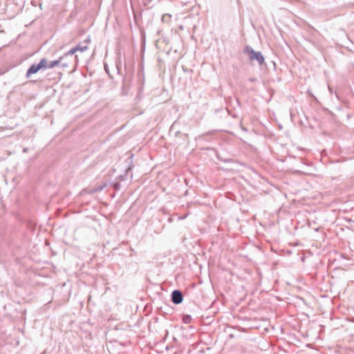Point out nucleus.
I'll list each match as a JSON object with an SVG mask.
<instances>
[{"instance_id":"nucleus-1","label":"nucleus","mask_w":354,"mask_h":354,"mask_svg":"<svg viewBox=\"0 0 354 354\" xmlns=\"http://www.w3.org/2000/svg\"><path fill=\"white\" fill-rule=\"evenodd\" d=\"M244 52L248 54L251 61L256 60L259 64H262L264 62V58L260 52H255L251 48L247 46Z\"/></svg>"},{"instance_id":"nucleus-2","label":"nucleus","mask_w":354,"mask_h":354,"mask_svg":"<svg viewBox=\"0 0 354 354\" xmlns=\"http://www.w3.org/2000/svg\"><path fill=\"white\" fill-rule=\"evenodd\" d=\"M172 301L178 304L183 301V294L180 290H176L172 292Z\"/></svg>"},{"instance_id":"nucleus-3","label":"nucleus","mask_w":354,"mask_h":354,"mask_svg":"<svg viewBox=\"0 0 354 354\" xmlns=\"http://www.w3.org/2000/svg\"><path fill=\"white\" fill-rule=\"evenodd\" d=\"M39 70H41V68L39 64L31 65V66L27 71L26 77H30L31 75L37 73Z\"/></svg>"},{"instance_id":"nucleus-4","label":"nucleus","mask_w":354,"mask_h":354,"mask_svg":"<svg viewBox=\"0 0 354 354\" xmlns=\"http://www.w3.org/2000/svg\"><path fill=\"white\" fill-rule=\"evenodd\" d=\"M39 64L41 69L49 68V62H48V60L46 58L41 59L40 60Z\"/></svg>"},{"instance_id":"nucleus-5","label":"nucleus","mask_w":354,"mask_h":354,"mask_svg":"<svg viewBox=\"0 0 354 354\" xmlns=\"http://www.w3.org/2000/svg\"><path fill=\"white\" fill-rule=\"evenodd\" d=\"M60 64V60H55L51 62H49V68H53Z\"/></svg>"},{"instance_id":"nucleus-6","label":"nucleus","mask_w":354,"mask_h":354,"mask_svg":"<svg viewBox=\"0 0 354 354\" xmlns=\"http://www.w3.org/2000/svg\"><path fill=\"white\" fill-rule=\"evenodd\" d=\"M79 51V46H75L73 48H71L68 53L67 54H69V55H73L75 54L76 52Z\"/></svg>"},{"instance_id":"nucleus-7","label":"nucleus","mask_w":354,"mask_h":354,"mask_svg":"<svg viewBox=\"0 0 354 354\" xmlns=\"http://www.w3.org/2000/svg\"><path fill=\"white\" fill-rule=\"evenodd\" d=\"M87 48L85 46V47H80L79 46V51H84V50H86Z\"/></svg>"}]
</instances>
